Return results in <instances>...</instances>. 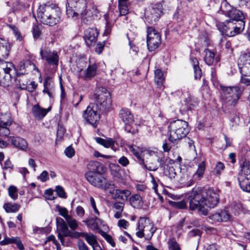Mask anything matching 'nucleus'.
Segmentation results:
<instances>
[{
  "mask_svg": "<svg viewBox=\"0 0 250 250\" xmlns=\"http://www.w3.org/2000/svg\"><path fill=\"white\" fill-rule=\"evenodd\" d=\"M188 195L189 209L197 210L203 215H207L208 209L215 207L219 202L218 191L212 188L203 192L199 188H193Z\"/></svg>",
  "mask_w": 250,
  "mask_h": 250,
  "instance_id": "nucleus-1",
  "label": "nucleus"
},
{
  "mask_svg": "<svg viewBox=\"0 0 250 250\" xmlns=\"http://www.w3.org/2000/svg\"><path fill=\"white\" fill-rule=\"evenodd\" d=\"M89 167L91 171L85 173V176L86 180L93 186L102 188L107 192L108 189H113L114 188V184L112 182L108 181L104 175L99 171V168L103 167L97 162H92L89 164Z\"/></svg>",
  "mask_w": 250,
  "mask_h": 250,
  "instance_id": "nucleus-2",
  "label": "nucleus"
},
{
  "mask_svg": "<svg viewBox=\"0 0 250 250\" xmlns=\"http://www.w3.org/2000/svg\"><path fill=\"white\" fill-rule=\"evenodd\" d=\"M66 14L68 17L74 19L83 18L85 16L90 18L93 16L90 10H86L85 0H67Z\"/></svg>",
  "mask_w": 250,
  "mask_h": 250,
  "instance_id": "nucleus-3",
  "label": "nucleus"
},
{
  "mask_svg": "<svg viewBox=\"0 0 250 250\" xmlns=\"http://www.w3.org/2000/svg\"><path fill=\"white\" fill-rule=\"evenodd\" d=\"M60 13L58 8L47 5L40 6L37 11V17L42 23L52 26L60 21Z\"/></svg>",
  "mask_w": 250,
  "mask_h": 250,
  "instance_id": "nucleus-4",
  "label": "nucleus"
},
{
  "mask_svg": "<svg viewBox=\"0 0 250 250\" xmlns=\"http://www.w3.org/2000/svg\"><path fill=\"white\" fill-rule=\"evenodd\" d=\"M168 128L169 140L173 143L185 137L189 131L188 123L181 120L171 122Z\"/></svg>",
  "mask_w": 250,
  "mask_h": 250,
  "instance_id": "nucleus-5",
  "label": "nucleus"
},
{
  "mask_svg": "<svg viewBox=\"0 0 250 250\" xmlns=\"http://www.w3.org/2000/svg\"><path fill=\"white\" fill-rule=\"evenodd\" d=\"M95 104L99 110L104 112L109 109L112 104L111 98L109 92L103 87H98L94 95Z\"/></svg>",
  "mask_w": 250,
  "mask_h": 250,
  "instance_id": "nucleus-6",
  "label": "nucleus"
},
{
  "mask_svg": "<svg viewBox=\"0 0 250 250\" xmlns=\"http://www.w3.org/2000/svg\"><path fill=\"white\" fill-rule=\"evenodd\" d=\"M156 228L153 222L148 218L140 217L138 222L136 235L140 238H145L149 240L155 232Z\"/></svg>",
  "mask_w": 250,
  "mask_h": 250,
  "instance_id": "nucleus-7",
  "label": "nucleus"
},
{
  "mask_svg": "<svg viewBox=\"0 0 250 250\" xmlns=\"http://www.w3.org/2000/svg\"><path fill=\"white\" fill-rule=\"evenodd\" d=\"M220 88L222 98L229 105H234L237 103L243 91L238 86H224L221 85Z\"/></svg>",
  "mask_w": 250,
  "mask_h": 250,
  "instance_id": "nucleus-8",
  "label": "nucleus"
},
{
  "mask_svg": "<svg viewBox=\"0 0 250 250\" xmlns=\"http://www.w3.org/2000/svg\"><path fill=\"white\" fill-rule=\"evenodd\" d=\"M237 180L240 188L244 191L250 192V162H243Z\"/></svg>",
  "mask_w": 250,
  "mask_h": 250,
  "instance_id": "nucleus-9",
  "label": "nucleus"
},
{
  "mask_svg": "<svg viewBox=\"0 0 250 250\" xmlns=\"http://www.w3.org/2000/svg\"><path fill=\"white\" fill-rule=\"evenodd\" d=\"M244 21L235 22L233 21H226L223 23L222 28L219 27V29L221 30L223 34L233 37L242 32L244 29Z\"/></svg>",
  "mask_w": 250,
  "mask_h": 250,
  "instance_id": "nucleus-10",
  "label": "nucleus"
},
{
  "mask_svg": "<svg viewBox=\"0 0 250 250\" xmlns=\"http://www.w3.org/2000/svg\"><path fill=\"white\" fill-rule=\"evenodd\" d=\"M99 110L95 104H90L83 114L84 118L94 127H96L100 120Z\"/></svg>",
  "mask_w": 250,
  "mask_h": 250,
  "instance_id": "nucleus-11",
  "label": "nucleus"
},
{
  "mask_svg": "<svg viewBox=\"0 0 250 250\" xmlns=\"http://www.w3.org/2000/svg\"><path fill=\"white\" fill-rule=\"evenodd\" d=\"M147 45L148 50L152 51L156 49L161 42L160 33L152 27L147 29Z\"/></svg>",
  "mask_w": 250,
  "mask_h": 250,
  "instance_id": "nucleus-12",
  "label": "nucleus"
},
{
  "mask_svg": "<svg viewBox=\"0 0 250 250\" xmlns=\"http://www.w3.org/2000/svg\"><path fill=\"white\" fill-rule=\"evenodd\" d=\"M0 62V85H6L11 79V72L14 69V64L1 60Z\"/></svg>",
  "mask_w": 250,
  "mask_h": 250,
  "instance_id": "nucleus-13",
  "label": "nucleus"
},
{
  "mask_svg": "<svg viewBox=\"0 0 250 250\" xmlns=\"http://www.w3.org/2000/svg\"><path fill=\"white\" fill-rule=\"evenodd\" d=\"M162 13V5L157 3L148 8L145 12V18L148 23L154 24L159 19Z\"/></svg>",
  "mask_w": 250,
  "mask_h": 250,
  "instance_id": "nucleus-14",
  "label": "nucleus"
},
{
  "mask_svg": "<svg viewBox=\"0 0 250 250\" xmlns=\"http://www.w3.org/2000/svg\"><path fill=\"white\" fill-rule=\"evenodd\" d=\"M238 65L242 75L250 76V52H245L241 55Z\"/></svg>",
  "mask_w": 250,
  "mask_h": 250,
  "instance_id": "nucleus-15",
  "label": "nucleus"
},
{
  "mask_svg": "<svg viewBox=\"0 0 250 250\" xmlns=\"http://www.w3.org/2000/svg\"><path fill=\"white\" fill-rule=\"evenodd\" d=\"M28 80L26 76H18L16 80V86L19 88L25 90L29 92L33 91L37 87V84L35 82L32 81L28 84Z\"/></svg>",
  "mask_w": 250,
  "mask_h": 250,
  "instance_id": "nucleus-16",
  "label": "nucleus"
},
{
  "mask_svg": "<svg viewBox=\"0 0 250 250\" xmlns=\"http://www.w3.org/2000/svg\"><path fill=\"white\" fill-rule=\"evenodd\" d=\"M206 169V165L204 161L200 163L198 165V167L195 171L191 176H189L188 173L186 176H184V179L190 182V184H193L195 182L200 180L203 177Z\"/></svg>",
  "mask_w": 250,
  "mask_h": 250,
  "instance_id": "nucleus-17",
  "label": "nucleus"
},
{
  "mask_svg": "<svg viewBox=\"0 0 250 250\" xmlns=\"http://www.w3.org/2000/svg\"><path fill=\"white\" fill-rule=\"evenodd\" d=\"M99 33L96 28H89L85 30L84 39L87 45L91 46L96 43Z\"/></svg>",
  "mask_w": 250,
  "mask_h": 250,
  "instance_id": "nucleus-18",
  "label": "nucleus"
},
{
  "mask_svg": "<svg viewBox=\"0 0 250 250\" xmlns=\"http://www.w3.org/2000/svg\"><path fill=\"white\" fill-rule=\"evenodd\" d=\"M40 54L42 59L45 60L49 64L55 66L58 65L59 58L57 52L46 51L43 53L42 49H41Z\"/></svg>",
  "mask_w": 250,
  "mask_h": 250,
  "instance_id": "nucleus-19",
  "label": "nucleus"
},
{
  "mask_svg": "<svg viewBox=\"0 0 250 250\" xmlns=\"http://www.w3.org/2000/svg\"><path fill=\"white\" fill-rule=\"evenodd\" d=\"M57 226L58 231V237L63 244L64 243L63 237L68 236L70 230L69 229L67 224L62 219H61V221H57Z\"/></svg>",
  "mask_w": 250,
  "mask_h": 250,
  "instance_id": "nucleus-20",
  "label": "nucleus"
},
{
  "mask_svg": "<svg viewBox=\"0 0 250 250\" xmlns=\"http://www.w3.org/2000/svg\"><path fill=\"white\" fill-rule=\"evenodd\" d=\"M12 123L11 117L9 114L5 115V117H2L0 120V136L7 137L10 134L9 127Z\"/></svg>",
  "mask_w": 250,
  "mask_h": 250,
  "instance_id": "nucleus-21",
  "label": "nucleus"
},
{
  "mask_svg": "<svg viewBox=\"0 0 250 250\" xmlns=\"http://www.w3.org/2000/svg\"><path fill=\"white\" fill-rule=\"evenodd\" d=\"M181 92L183 95L186 96L187 95L188 96L185 100V104L187 109L191 110L198 105L197 99L189 93L187 88L184 87Z\"/></svg>",
  "mask_w": 250,
  "mask_h": 250,
  "instance_id": "nucleus-22",
  "label": "nucleus"
},
{
  "mask_svg": "<svg viewBox=\"0 0 250 250\" xmlns=\"http://www.w3.org/2000/svg\"><path fill=\"white\" fill-rule=\"evenodd\" d=\"M113 198L121 200L123 202L127 201L128 197L131 195V192L128 189H108V191Z\"/></svg>",
  "mask_w": 250,
  "mask_h": 250,
  "instance_id": "nucleus-23",
  "label": "nucleus"
},
{
  "mask_svg": "<svg viewBox=\"0 0 250 250\" xmlns=\"http://www.w3.org/2000/svg\"><path fill=\"white\" fill-rule=\"evenodd\" d=\"M18 68L19 69L18 72L19 75H22L23 74L27 73L29 71L33 69H36L38 71L35 64L29 60L20 62Z\"/></svg>",
  "mask_w": 250,
  "mask_h": 250,
  "instance_id": "nucleus-24",
  "label": "nucleus"
},
{
  "mask_svg": "<svg viewBox=\"0 0 250 250\" xmlns=\"http://www.w3.org/2000/svg\"><path fill=\"white\" fill-rule=\"evenodd\" d=\"M127 146L129 151L139 160H141L142 157H144L145 154L151 155L154 154L153 151L147 149L143 150L142 148L133 145H128Z\"/></svg>",
  "mask_w": 250,
  "mask_h": 250,
  "instance_id": "nucleus-25",
  "label": "nucleus"
},
{
  "mask_svg": "<svg viewBox=\"0 0 250 250\" xmlns=\"http://www.w3.org/2000/svg\"><path fill=\"white\" fill-rule=\"evenodd\" d=\"M43 93L46 94L50 98H53L55 94L54 83L50 77H47L43 83Z\"/></svg>",
  "mask_w": 250,
  "mask_h": 250,
  "instance_id": "nucleus-26",
  "label": "nucleus"
},
{
  "mask_svg": "<svg viewBox=\"0 0 250 250\" xmlns=\"http://www.w3.org/2000/svg\"><path fill=\"white\" fill-rule=\"evenodd\" d=\"M9 139L11 144L15 147L21 150L26 151L28 145L24 139L19 137H10Z\"/></svg>",
  "mask_w": 250,
  "mask_h": 250,
  "instance_id": "nucleus-27",
  "label": "nucleus"
},
{
  "mask_svg": "<svg viewBox=\"0 0 250 250\" xmlns=\"http://www.w3.org/2000/svg\"><path fill=\"white\" fill-rule=\"evenodd\" d=\"M94 216V218L89 219L84 222L91 229L97 231L99 233V230H102L100 229V226L102 224V221L98 217V216Z\"/></svg>",
  "mask_w": 250,
  "mask_h": 250,
  "instance_id": "nucleus-28",
  "label": "nucleus"
},
{
  "mask_svg": "<svg viewBox=\"0 0 250 250\" xmlns=\"http://www.w3.org/2000/svg\"><path fill=\"white\" fill-rule=\"evenodd\" d=\"M10 44L8 42L0 38V60L6 59L9 55Z\"/></svg>",
  "mask_w": 250,
  "mask_h": 250,
  "instance_id": "nucleus-29",
  "label": "nucleus"
},
{
  "mask_svg": "<svg viewBox=\"0 0 250 250\" xmlns=\"http://www.w3.org/2000/svg\"><path fill=\"white\" fill-rule=\"evenodd\" d=\"M97 71V65L95 63L89 64L88 67L80 74V77L83 79L90 78L94 77Z\"/></svg>",
  "mask_w": 250,
  "mask_h": 250,
  "instance_id": "nucleus-30",
  "label": "nucleus"
},
{
  "mask_svg": "<svg viewBox=\"0 0 250 250\" xmlns=\"http://www.w3.org/2000/svg\"><path fill=\"white\" fill-rule=\"evenodd\" d=\"M119 115L120 118L126 125H130L134 121L133 116L128 109H122Z\"/></svg>",
  "mask_w": 250,
  "mask_h": 250,
  "instance_id": "nucleus-31",
  "label": "nucleus"
},
{
  "mask_svg": "<svg viewBox=\"0 0 250 250\" xmlns=\"http://www.w3.org/2000/svg\"><path fill=\"white\" fill-rule=\"evenodd\" d=\"M130 204L134 208H140L143 206V201L142 197L138 194L131 196L129 199Z\"/></svg>",
  "mask_w": 250,
  "mask_h": 250,
  "instance_id": "nucleus-32",
  "label": "nucleus"
},
{
  "mask_svg": "<svg viewBox=\"0 0 250 250\" xmlns=\"http://www.w3.org/2000/svg\"><path fill=\"white\" fill-rule=\"evenodd\" d=\"M228 16L230 18L229 21H233L235 22L243 21V20L244 18L243 13L234 8H232Z\"/></svg>",
  "mask_w": 250,
  "mask_h": 250,
  "instance_id": "nucleus-33",
  "label": "nucleus"
},
{
  "mask_svg": "<svg viewBox=\"0 0 250 250\" xmlns=\"http://www.w3.org/2000/svg\"><path fill=\"white\" fill-rule=\"evenodd\" d=\"M51 108L47 109L42 108L38 105H36L32 108V112L35 118L41 119L43 118L50 110Z\"/></svg>",
  "mask_w": 250,
  "mask_h": 250,
  "instance_id": "nucleus-34",
  "label": "nucleus"
},
{
  "mask_svg": "<svg viewBox=\"0 0 250 250\" xmlns=\"http://www.w3.org/2000/svg\"><path fill=\"white\" fill-rule=\"evenodd\" d=\"M95 140L97 143L107 148L111 147L112 148L115 144V141L111 138L104 139L100 137H96Z\"/></svg>",
  "mask_w": 250,
  "mask_h": 250,
  "instance_id": "nucleus-35",
  "label": "nucleus"
},
{
  "mask_svg": "<svg viewBox=\"0 0 250 250\" xmlns=\"http://www.w3.org/2000/svg\"><path fill=\"white\" fill-rule=\"evenodd\" d=\"M204 53V61L208 65H212L215 60V53L208 49H205Z\"/></svg>",
  "mask_w": 250,
  "mask_h": 250,
  "instance_id": "nucleus-36",
  "label": "nucleus"
},
{
  "mask_svg": "<svg viewBox=\"0 0 250 250\" xmlns=\"http://www.w3.org/2000/svg\"><path fill=\"white\" fill-rule=\"evenodd\" d=\"M3 208L7 213H15L19 211L21 206L17 204L6 203L3 205Z\"/></svg>",
  "mask_w": 250,
  "mask_h": 250,
  "instance_id": "nucleus-37",
  "label": "nucleus"
},
{
  "mask_svg": "<svg viewBox=\"0 0 250 250\" xmlns=\"http://www.w3.org/2000/svg\"><path fill=\"white\" fill-rule=\"evenodd\" d=\"M118 3L120 15L121 16L126 15L128 13L129 2L127 0H118Z\"/></svg>",
  "mask_w": 250,
  "mask_h": 250,
  "instance_id": "nucleus-38",
  "label": "nucleus"
},
{
  "mask_svg": "<svg viewBox=\"0 0 250 250\" xmlns=\"http://www.w3.org/2000/svg\"><path fill=\"white\" fill-rule=\"evenodd\" d=\"M155 82L157 83L158 86L163 85L165 81L164 74L162 71L159 69H157L155 71Z\"/></svg>",
  "mask_w": 250,
  "mask_h": 250,
  "instance_id": "nucleus-39",
  "label": "nucleus"
},
{
  "mask_svg": "<svg viewBox=\"0 0 250 250\" xmlns=\"http://www.w3.org/2000/svg\"><path fill=\"white\" fill-rule=\"evenodd\" d=\"M83 238L92 248H93V246L99 244L97 242L96 236L92 233L85 232Z\"/></svg>",
  "mask_w": 250,
  "mask_h": 250,
  "instance_id": "nucleus-40",
  "label": "nucleus"
},
{
  "mask_svg": "<svg viewBox=\"0 0 250 250\" xmlns=\"http://www.w3.org/2000/svg\"><path fill=\"white\" fill-rule=\"evenodd\" d=\"M9 196L14 200H16L18 197V188L14 186H10L8 188Z\"/></svg>",
  "mask_w": 250,
  "mask_h": 250,
  "instance_id": "nucleus-41",
  "label": "nucleus"
},
{
  "mask_svg": "<svg viewBox=\"0 0 250 250\" xmlns=\"http://www.w3.org/2000/svg\"><path fill=\"white\" fill-rule=\"evenodd\" d=\"M56 210L59 212V214L63 217L65 220L70 216L68 214L67 209L64 207L57 205L56 207Z\"/></svg>",
  "mask_w": 250,
  "mask_h": 250,
  "instance_id": "nucleus-42",
  "label": "nucleus"
},
{
  "mask_svg": "<svg viewBox=\"0 0 250 250\" xmlns=\"http://www.w3.org/2000/svg\"><path fill=\"white\" fill-rule=\"evenodd\" d=\"M232 8H233L226 0L222 2L221 5V10L225 14L227 15L230 13Z\"/></svg>",
  "mask_w": 250,
  "mask_h": 250,
  "instance_id": "nucleus-43",
  "label": "nucleus"
},
{
  "mask_svg": "<svg viewBox=\"0 0 250 250\" xmlns=\"http://www.w3.org/2000/svg\"><path fill=\"white\" fill-rule=\"evenodd\" d=\"M99 233L101 234V235L104 237V238L106 240V241L110 244V245L112 247H114L115 246V243L112 237L107 234L106 232L103 230H99Z\"/></svg>",
  "mask_w": 250,
  "mask_h": 250,
  "instance_id": "nucleus-44",
  "label": "nucleus"
},
{
  "mask_svg": "<svg viewBox=\"0 0 250 250\" xmlns=\"http://www.w3.org/2000/svg\"><path fill=\"white\" fill-rule=\"evenodd\" d=\"M67 224L69 227L73 230L76 229L78 227V223L76 220L70 216L66 220Z\"/></svg>",
  "mask_w": 250,
  "mask_h": 250,
  "instance_id": "nucleus-45",
  "label": "nucleus"
},
{
  "mask_svg": "<svg viewBox=\"0 0 250 250\" xmlns=\"http://www.w3.org/2000/svg\"><path fill=\"white\" fill-rule=\"evenodd\" d=\"M167 244L169 250H181L179 245L173 239L169 240Z\"/></svg>",
  "mask_w": 250,
  "mask_h": 250,
  "instance_id": "nucleus-46",
  "label": "nucleus"
},
{
  "mask_svg": "<svg viewBox=\"0 0 250 250\" xmlns=\"http://www.w3.org/2000/svg\"><path fill=\"white\" fill-rule=\"evenodd\" d=\"M64 154L68 158H72L75 154V149L71 146H67L64 150Z\"/></svg>",
  "mask_w": 250,
  "mask_h": 250,
  "instance_id": "nucleus-47",
  "label": "nucleus"
},
{
  "mask_svg": "<svg viewBox=\"0 0 250 250\" xmlns=\"http://www.w3.org/2000/svg\"><path fill=\"white\" fill-rule=\"evenodd\" d=\"M220 214L221 219V222H227L230 220V215L227 210H221L220 212Z\"/></svg>",
  "mask_w": 250,
  "mask_h": 250,
  "instance_id": "nucleus-48",
  "label": "nucleus"
},
{
  "mask_svg": "<svg viewBox=\"0 0 250 250\" xmlns=\"http://www.w3.org/2000/svg\"><path fill=\"white\" fill-rule=\"evenodd\" d=\"M89 201H90V206L92 207V208L94 211L93 215L99 216L100 214V212L97 208L95 201L94 199L93 198V197L92 196L90 197Z\"/></svg>",
  "mask_w": 250,
  "mask_h": 250,
  "instance_id": "nucleus-49",
  "label": "nucleus"
},
{
  "mask_svg": "<svg viewBox=\"0 0 250 250\" xmlns=\"http://www.w3.org/2000/svg\"><path fill=\"white\" fill-rule=\"evenodd\" d=\"M85 232H77L75 231H71L68 236L72 238H79V237H83Z\"/></svg>",
  "mask_w": 250,
  "mask_h": 250,
  "instance_id": "nucleus-50",
  "label": "nucleus"
},
{
  "mask_svg": "<svg viewBox=\"0 0 250 250\" xmlns=\"http://www.w3.org/2000/svg\"><path fill=\"white\" fill-rule=\"evenodd\" d=\"M172 203L173 206L178 208L184 209L187 207L186 202L184 200L179 202H173Z\"/></svg>",
  "mask_w": 250,
  "mask_h": 250,
  "instance_id": "nucleus-51",
  "label": "nucleus"
},
{
  "mask_svg": "<svg viewBox=\"0 0 250 250\" xmlns=\"http://www.w3.org/2000/svg\"><path fill=\"white\" fill-rule=\"evenodd\" d=\"M16 241V237H5L3 240L0 242L1 245H6L10 244H13Z\"/></svg>",
  "mask_w": 250,
  "mask_h": 250,
  "instance_id": "nucleus-52",
  "label": "nucleus"
},
{
  "mask_svg": "<svg viewBox=\"0 0 250 250\" xmlns=\"http://www.w3.org/2000/svg\"><path fill=\"white\" fill-rule=\"evenodd\" d=\"M38 179L42 182H45L49 179L48 173L47 171H43L38 177Z\"/></svg>",
  "mask_w": 250,
  "mask_h": 250,
  "instance_id": "nucleus-53",
  "label": "nucleus"
},
{
  "mask_svg": "<svg viewBox=\"0 0 250 250\" xmlns=\"http://www.w3.org/2000/svg\"><path fill=\"white\" fill-rule=\"evenodd\" d=\"M56 192L61 198H66L67 197L63 188L61 186H58L56 187Z\"/></svg>",
  "mask_w": 250,
  "mask_h": 250,
  "instance_id": "nucleus-54",
  "label": "nucleus"
},
{
  "mask_svg": "<svg viewBox=\"0 0 250 250\" xmlns=\"http://www.w3.org/2000/svg\"><path fill=\"white\" fill-rule=\"evenodd\" d=\"M118 162L119 164L124 167H126L129 164V160L124 156L121 157L118 160Z\"/></svg>",
  "mask_w": 250,
  "mask_h": 250,
  "instance_id": "nucleus-55",
  "label": "nucleus"
},
{
  "mask_svg": "<svg viewBox=\"0 0 250 250\" xmlns=\"http://www.w3.org/2000/svg\"><path fill=\"white\" fill-rule=\"evenodd\" d=\"M117 225L120 228L127 229L129 227V223L125 219H121L118 221Z\"/></svg>",
  "mask_w": 250,
  "mask_h": 250,
  "instance_id": "nucleus-56",
  "label": "nucleus"
},
{
  "mask_svg": "<svg viewBox=\"0 0 250 250\" xmlns=\"http://www.w3.org/2000/svg\"><path fill=\"white\" fill-rule=\"evenodd\" d=\"M209 218L210 220L215 222H219L221 221L220 212L214 213L210 215Z\"/></svg>",
  "mask_w": 250,
  "mask_h": 250,
  "instance_id": "nucleus-57",
  "label": "nucleus"
},
{
  "mask_svg": "<svg viewBox=\"0 0 250 250\" xmlns=\"http://www.w3.org/2000/svg\"><path fill=\"white\" fill-rule=\"evenodd\" d=\"M225 168V166L224 165L220 162H219L217 163L215 168V172L217 174H220L222 170H223Z\"/></svg>",
  "mask_w": 250,
  "mask_h": 250,
  "instance_id": "nucleus-58",
  "label": "nucleus"
},
{
  "mask_svg": "<svg viewBox=\"0 0 250 250\" xmlns=\"http://www.w3.org/2000/svg\"><path fill=\"white\" fill-rule=\"evenodd\" d=\"M124 207V204L122 202H116L114 204V208L116 211L122 212Z\"/></svg>",
  "mask_w": 250,
  "mask_h": 250,
  "instance_id": "nucleus-59",
  "label": "nucleus"
},
{
  "mask_svg": "<svg viewBox=\"0 0 250 250\" xmlns=\"http://www.w3.org/2000/svg\"><path fill=\"white\" fill-rule=\"evenodd\" d=\"M78 247L79 250H89L87 245L81 240H79L78 241Z\"/></svg>",
  "mask_w": 250,
  "mask_h": 250,
  "instance_id": "nucleus-60",
  "label": "nucleus"
},
{
  "mask_svg": "<svg viewBox=\"0 0 250 250\" xmlns=\"http://www.w3.org/2000/svg\"><path fill=\"white\" fill-rule=\"evenodd\" d=\"M194 72V77L196 79H200L202 76L201 69L200 68L199 66H196L193 68Z\"/></svg>",
  "mask_w": 250,
  "mask_h": 250,
  "instance_id": "nucleus-61",
  "label": "nucleus"
},
{
  "mask_svg": "<svg viewBox=\"0 0 250 250\" xmlns=\"http://www.w3.org/2000/svg\"><path fill=\"white\" fill-rule=\"evenodd\" d=\"M76 212L77 216L80 217H83L85 213L84 208L82 206H78L76 208Z\"/></svg>",
  "mask_w": 250,
  "mask_h": 250,
  "instance_id": "nucleus-62",
  "label": "nucleus"
},
{
  "mask_svg": "<svg viewBox=\"0 0 250 250\" xmlns=\"http://www.w3.org/2000/svg\"><path fill=\"white\" fill-rule=\"evenodd\" d=\"M14 168V165L9 159H7L4 164L3 169L12 170Z\"/></svg>",
  "mask_w": 250,
  "mask_h": 250,
  "instance_id": "nucleus-63",
  "label": "nucleus"
},
{
  "mask_svg": "<svg viewBox=\"0 0 250 250\" xmlns=\"http://www.w3.org/2000/svg\"><path fill=\"white\" fill-rule=\"evenodd\" d=\"M106 26H105V29L104 32V33H103L104 35V36H107V35H109L111 31V24H110L108 23L107 19H106Z\"/></svg>",
  "mask_w": 250,
  "mask_h": 250,
  "instance_id": "nucleus-64",
  "label": "nucleus"
}]
</instances>
